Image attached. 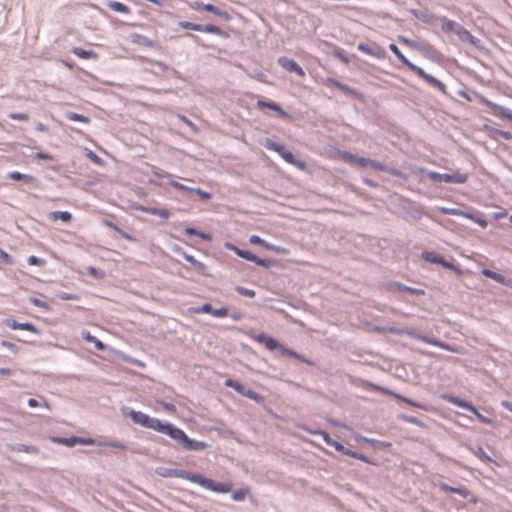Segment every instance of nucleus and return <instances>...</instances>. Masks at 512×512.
Listing matches in <instances>:
<instances>
[{
	"label": "nucleus",
	"mask_w": 512,
	"mask_h": 512,
	"mask_svg": "<svg viewBox=\"0 0 512 512\" xmlns=\"http://www.w3.org/2000/svg\"><path fill=\"white\" fill-rule=\"evenodd\" d=\"M123 414L129 416L133 423L140 425L141 427L164 434L166 436L172 426V423L169 421L160 420L156 417H151L142 411H136L130 407H124Z\"/></svg>",
	"instance_id": "1"
},
{
	"label": "nucleus",
	"mask_w": 512,
	"mask_h": 512,
	"mask_svg": "<svg viewBox=\"0 0 512 512\" xmlns=\"http://www.w3.org/2000/svg\"><path fill=\"white\" fill-rule=\"evenodd\" d=\"M167 436L174 441L176 446L185 451H203L209 447L204 441L190 438L183 429L173 423Z\"/></svg>",
	"instance_id": "2"
},
{
	"label": "nucleus",
	"mask_w": 512,
	"mask_h": 512,
	"mask_svg": "<svg viewBox=\"0 0 512 512\" xmlns=\"http://www.w3.org/2000/svg\"><path fill=\"white\" fill-rule=\"evenodd\" d=\"M254 340L258 343L264 344L265 347L270 351L279 350L283 356L297 359L303 363L311 364V362L304 355L299 354L293 349L285 347L277 339L269 336L266 333H259L255 335Z\"/></svg>",
	"instance_id": "3"
},
{
	"label": "nucleus",
	"mask_w": 512,
	"mask_h": 512,
	"mask_svg": "<svg viewBox=\"0 0 512 512\" xmlns=\"http://www.w3.org/2000/svg\"><path fill=\"white\" fill-rule=\"evenodd\" d=\"M413 14L417 19L430 25L432 28H441L443 32L448 33V19L446 17H437L432 13L418 10H413Z\"/></svg>",
	"instance_id": "4"
},
{
	"label": "nucleus",
	"mask_w": 512,
	"mask_h": 512,
	"mask_svg": "<svg viewBox=\"0 0 512 512\" xmlns=\"http://www.w3.org/2000/svg\"><path fill=\"white\" fill-rule=\"evenodd\" d=\"M196 484L202 488L215 493H228L231 491L232 484L227 482H218L199 474Z\"/></svg>",
	"instance_id": "5"
},
{
	"label": "nucleus",
	"mask_w": 512,
	"mask_h": 512,
	"mask_svg": "<svg viewBox=\"0 0 512 512\" xmlns=\"http://www.w3.org/2000/svg\"><path fill=\"white\" fill-rule=\"evenodd\" d=\"M451 34L456 35L460 41L474 46H477V42H479L467 29L454 21H450V35Z\"/></svg>",
	"instance_id": "6"
},
{
	"label": "nucleus",
	"mask_w": 512,
	"mask_h": 512,
	"mask_svg": "<svg viewBox=\"0 0 512 512\" xmlns=\"http://www.w3.org/2000/svg\"><path fill=\"white\" fill-rule=\"evenodd\" d=\"M481 102L490 109V113L501 119H509L512 121V110L504 106L498 105L491 100L482 97Z\"/></svg>",
	"instance_id": "7"
},
{
	"label": "nucleus",
	"mask_w": 512,
	"mask_h": 512,
	"mask_svg": "<svg viewBox=\"0 0 512 512\" xmlns=\"http://www.w3.org/2000/svg\"><path fill=\"white\" fill-rule=\"evenodd\" d=\"M450 494H457L461 498L458 508L465 507L467 504H475L477 502L476 497L465 486H450Z\"/></svg>",
	"instance_id": "8"
},
{
	"label": "nucleus",
	"mask_w": 512,
	"mask_h": 512,
	"mask_svg": "<svg viewBox=\"0 0 512 512\" xmlns=\"http://www.w3.org/2000/svg\"><path fill=\"white\" fill-rule=\"evenodd\" d=\"M161 475L164 477H173V478L188 480L191 483L196 484L199 473H192V472H190L188 470H184V469L166 468L165 472L161 473Z\"/></svg>",
	"instance_id": "9"
},
{
	"label": "nucleus",
	"mask_w": 512,
	"mask_h": 512,
	"mask_svg": "<svg viewBox=\"0 0 512 512\" xmlns=\"http://www.w3.org/2000/svg\"><path fill=\"white\" fill-rule=\"evenodd\" d=\"M277 62L286 71L293 72L299 77L305 76L304 69L294 59L288 58L286 56H281L278 58Z\"/></svg>",
	"instance_id": "10"
},
{
	"label": "nucleus",
	"mask_w": 512,
	"mask_h": 512,
	"mask_svg": "<svg viewBox=\"0 0 512 512\" xmlns=\"http://www.w3.org/2000/svg\"><path fill=\"white\" fill-rule=\"evenodd\" d=\"M326 83L333 85L334 87L340 89L342 92H344L346 94L352 95L357 100L364 99L363 93H361L360 91H358L357 89H355L353 87L348 86L347 84H344V83L338 81L335 78H332V77L326 78Z\"/></svg>",
	"instance_id": "11"
},
{
	"label": "nucleus",
	"mask_w": 512,
	"mask_h": 512,
	"mask_svg": "<svg viewBox=\"0 0 512 512\" xmlns=\"http://www.w3.org/2000/svg\"><path fill=\"white\" fill-rule=\"evenodd\" d=\"M419 50L426 58L437 64H442L445 62V56L430 44H422L419 47Z\"/></svg>",
	"instance_id": "12"
},
{
	"label": "nucleus",
	"mask_w": 512,
	"mask_h": 512,
	"mask_svg": "<svg viewBox=\"0 0 512 512\" xmlns=\"http://www.w3.org/2000/svg\"><path fill=\"white\" fill-rule=\"evenodd\" d=\"M420 258L430 264L441 265L448 269V260L444 258L440 253L435 251L424 250L420 254Z\"/></svg>",
	"instance_id": "13"
},
{
	"label": "nucleus",
	"mask_w": 512,
	"mask_h": 512,
	"mask_svg": "<svg viewBox=\"0 0 512 512\" xmlns=\"http://www.w3.org/2000/svg\"><path fill=\"white\" fill-rule=\"evenodd\" d=\"M250 243L259 245V246L265 248L266 250L273 251L277 254L284 255V254L288 253V250L285 247L268 243L267 241H265L258 235H252L250 237Z\"/></svg>",
	"instance_id": "14"
},
{
	"label": "nucleus",
	"mask_w": 512,
	"mask_h": 512,
	"mask_svg": "<svg viewBox=\"0 0 512 512\" xmlns=\"http://www.w3.org/2000/svg\"><path fill=\"white\" fill-rule=\"evenodd\" d=\"M6 325L13 330H25L33 334L40 335V330L31 322H18L15 319H7Z\"/></svg>",
	"instance_id": "15"
},
{
	"label": "nucleus",
	"mask_w": 512,
	"mask_h": 512,
	"mask_svg": "<svg viewBox=\"0 0 512 512\" xmlns=\"http://www.w3.org/2000/svg\"><path fill=\"white\" fill-rule=\"evenodd\" d=\"M357 49L366 55H370L374 58L381 59L384 57V50L376 44L359 43Z\"/></svg>",
	"instance_id": "16"
},
{
	"label": "nucleus",
	"mask_w": 512,
	"mask_h": 512,
	"mask_svg": "<svg viewBox=\"0 0 512 512\" xmlns=\"http://www.w3.org/2000/svg\"><path fill=\"white\" fill-rule=\"evenodd\" d=\"M366 386L369 387L373 391H381L383 393L393 395L395 398L400 399L401 401H403L411 406L422 407L420 404L414 402L413 400H411L407 397L401 396L399 394H396V393L390 391L388 388L382 387L378 384H374L372 382H366Z\"/></svg>",
	"instance_id": "17"
},
{
	"label": "nucleus",
	"mask_w": 512,
	"mask_h": 512,
	"mask_svg": "<svg viewBox=\"0 0 512 512\" xmlns=\"http://www.w3.org/2000/svg\"><path fill=\"white\" fill-rule=\"evenodd\" d=\"M8 178L14 181H23L26 184L36 187L38 180L36 177L30 174L21 173L19 171H11L8 173Z\"/></svg>",
	"instance_id": "18"
},
{
	"label": "nucleus",
	"mask_w": 512,
	"mask_h": 512,
	"mask_svg": "<svg viewBox=\"0 0 512 512\" xmlns=\"http://www.w3.org/2000/svg\"><path fill=\"white\" fill-rule=\"evenodd\" d=\"M7 450L11 452H23L31 455H38L40 450L35 445H26V444H7L6 446Z\"/></svg>",
	"instance_id": "19"
},
{
	"label": "nucleus",
	"mask_w": 512,
	"mask_h": 512,
	"mask_svg": "<svg viewBox=\"0 0 512 512\" xmlns=\"http://www.w3.org/2000/svg\"><path fill=\"white\" fill-rule=\"evenodd\" d=\"M257 107L260 109L267 108L277 112L281 116H288L287 112L276 102L261 99L257 101Z\"/></svg>",
	"instance_id": "20"
},
{
	"label": "nucleus",
	"mask_w": 512,
	"mask_h": 512,
	"mask_svg": "<svg viewBox=\"0 0 512 512\" xmlns=\"http://www.w3.org/2000/svg\"><path fill=\"white\" fill-rule=\"evenodd\" d=\"M355 439L358 442L368 444L374 448L382 449V448H388L391 446V443H389V442L381 441V440H377V439H373V438H368V437L362 436L360 434H357Z\"/></svg>",
	"instance_id": "21"
},
{
	"label": "nucleus",
	"mask_w": 512,
	"mask_h": 512,
	"mask_svg": "<svg viewBox=\"0 0 512 512\" xmlns=\"http://www.w3.org/2000/svg\"><path fill=\"white\" fill-rule=\"evenodd\" d=\"M140 210L150 215L158 216L162 219H168L170 217V211L166 208H157L153 206H141Z\"/></svg>",
	"instance_id": "22"
},
{
	"label": "nucleus",
	"mask_w": 512,
	"mask_h": 512,
	"mask_svg": "<svg viewBox=\"0 0 512 512\" xmlns=\"http://www.w3.org/2000/svg\"><path fill=\"white\" fill-rule=\"evenodd\" d=\"M202 10L210 12L225 21H229L231 19V15L227 11L221 10L211 3L202 4Z\"/></svg>",
	"instance_id": "23"
},
{
	"label": "nucleus",
	"mask_w": 512,
	"mask_h": 512,
	"mask_svg": "<svg viewBox=\"0 0 512 512\" xmlns=\"http://www.w3.org/2000/svg\"><path fill=\"white\" fill-rule=\"evenodd\" d=\"M450 215L463 216V217L471 219L474 222L480 224L482 227L486 226V221L485 220L480 219L478 216L474 215L470 211H465V210H461V209H458V208H450Z\"/></svg>",
	"instance_id": "24"
},
{
	"label": "nucleus",
	"mask_w": 512,
	"mask_h": 512,
	"mask_svg": "<svg viewBox=\"0 0 512 512\" xmlns=\"http://www.w3.org/2000/svg\"><path fill=\"white\" fill-rule=\"evenodd\" d=\"M264 147L270 151L277 152L280 155V157H282L287 150L283 144L276 142L270 138L265 139Z\"/></svg>",
	"instance_id": "25"
},
{
	"label": "nucleus",
	"mask_w": 512,
	"mask_h": 512,
	"mask_svg": "<svg viewBox=\"0 0 512 512\" xmlns=\"http://www.w3.org/2000/svg\"><path fill=\"white\" fill-rule=\"evenodd\" d=\"M264 147L270 151L277 152L280 155V157H282L287 150L283 144L276 142L270 138L265 139Z\"/></svg>",
	"instance_id": "26"
},
{
	"label": "nucleus",
	"mask_w": 512,
	"mask_h": 512,
	"mask_svg": "<svg viewBox=\"0 0 512 512\" xmlns=\"http://www.w3.org/2000/svg\"><path fill=\"white\" fill-rule=\"evenodd\" d=\"M264 147L270 151L277 152L280 155V157H282L287 150L283 144L276 142L270 138L265 139Z\"/></svg>",
	"instance_id": "27"
},
{
	"label": "nucleus",
	"mask_w": 512,
	"mask_h": 512,
	"mask_svg": "<svg viewBox=\"0 0 512 512\" xmlns=\"http://www.w3.org/2000/svg\"><path fill=\"white\" fill-rule=\"evenodd\" d=\"M71 52L81 59H94L98 58V54L93 50H86L81 47H74Z\"/></svg>",
	"instance_id": "28"
},
{
	"label": "nucleus",
	"mask_w": 512,
	"mask_h": 512,
	"mask_svg": "<svg viewBox=\"0 0 512 512\" xmlns=\"http://www.w3.org/2000/svg\"><path fill=\"white\" fill-rule=\"evenodd\" d=\"M82 337L88 343H92L94 345L95 349H97L99 351L105 350L106 345L101 340H99L96 336L92 335L89 331H84L82 333Z\"/></svg>",
	"instance_id": "29"
},
{
	"label": "nucleus",
	"mask_w": 512,
	"mask_h": 512,
	"mask_svg": "<svg viewBox=\"0 0 512 512\" xmlns=\"http://www.w3.org/2000/svg\"><path fill=\"white\" fill-rule=\"evenodd\" d=\"M450 403L457 405L460 408H463L464 410L470 412V413H476V407L472 405L471 402L462 400L458 397H454L450 395Z\"/></svg>",
	"instance_id": "30"
},
{
	"label": "nucleus",
	"mask_w": 512,
	"mask_h": 512,
	"mask_svg": "<svg viewBox=\"0 0 512 512\" xmlns=\"http://www.w3.org/2000/svg\"><path fill=\"white\" fill-rule=\"evenodd\" d=\"M469 173L460 170L454 171L450 169V184H462L468 179Z\"/></svg>",
	"instance_id": "31"
},
{
	"label": "nucleus",
	"mask_w": 512,
	"mask_h": 512,
	"mask_svg": "<svg viewBox=\"0 0 512 512\" xmlns=\"http://www.w3.org/2000/svg\"><path fill=\"white\" fill-rule=\"evenodd\" d=\"M133 42L137 43L138 45L149 47V48L158 47L157 43L154 40L148 38L147 36L141 35V34H134Z\"/></svg>",
	"instance_id": "32"
},
{
	"label": "nucleus",
	"mask_w": 512,
	"mask_h": 512,
	"mask_svg": "<svg viewBox=\"0 0 512 512\" xmlns=\"http://www.w3.org/2000/svg\"><path fill=\"white\" fill-rule=\"evenodd\" d=\"M241 395L255 401L259 405L265 404V397L248 387H245Z\"/></svg>",
	"instance_id": "33"
},
{
	"label": "nucleus",
	"mask_w": 512,
	"mask_h": 512,
	"mask_svg": "<svg viewBox=\"0 0 512 512\" xmlns=\"http://www.w3.org/2000/svg\"><path fill=\"white\" fill-rule=\"evenodd\" d=\"M183 192H187L190 194H196L199 196L201 200H210L212 198V193L205 191L199 187H190L186 185V189L183 190Z\"/></svg>",
	"instance_id": "34"
},
{
	"label": "nucleus",
	"mask_w": 512,
	"mask_h": 512,
	"mask_svg": "<svg viewBox=\"0 0 512 512\" xmlns=\"http://www.w3.org/2000/svg\"><path fill=\"white\" fill-rule=\"evenodd\" d=\"M107 7L117 13H122V14L130 13V8L126 4H124L120 1H115V0L108 1Z\"/></svg>",
	"instance_id": "35"
},
{
	"label": "nucleus",
	"mask_w": 512,
	"mask_h": 512,
	"mask_svg": "<svg viewBox=\"0 0 512 512\" xmlns=\"http://www.w3.org/2000/svg\"><path fill=\"white\" fill-rule=\"evenodd\" d=\"M281 158L288 164L294 165L300 169H303L305 167V163L303 161L297 159L296 156L288 149L286 150V152L283 154V156Z\"/></svg>",
	"instance_id": "36"
},
{
	"label": "nucleus",
	"mask_w": 512,
	"mask_h": 512,
	"mask_svg": "<svg viewBox=\"0 0 512 512\" xmlns=\"http://www.w3.org/2000/svg\"><path fill=\"white\" fill-rule=\"evenodd\" d=\"M250 495V488L248 486L241 487L237 490H234L231 494V499L233 501L241 502L244 501L247 496Z\"/></svg>",
	"instance_id": "37"
},
{
	"label": "nucleus",
	"mask_w": 512,
	"mask_h": 512,
	"mask_svg": "<svg viewBox=\"0 0 512 512\" xmlns=\"http://www.w3.org/2000/svg\"><path fill=\"white\" fill-rule=\"evenodd\" d=\"M49 219L52 221L61 220L68 223L72 219V214L69 211H53L50 213Z\"/></svg>",
	"instance_id": "38"
},
{
	"label": "nucleus",
	"mask_w": 512,
	"mask_h": 512,
	"mask_svg": "<svg viewBox=\"0 0 512 512\" xmlns=\"http://www.w3.org/2000/svg\"><path fill=\"white\" fill-rule=\"evenodd\" d=\"M199 32L211 33V34L219 35L222 37L227 36V34L219 26H216L214 24H206V25L200 24Z\"/></svg>",
	"instance_id": "39"
},
{
	"label": "nucleus",
	"mask_w": 512,
	"mask_h": 512,
	"mask_svg": "<svg viewBox=\"0 0 512 512\" xmlns=\"http://www.w3.org/2000/svg\"><path fill=\"white\" fill-rule=\"evenodd\" d=\"M52 441L57 444L64 445L66 447H74L77 445L76 436H70V437H53Z\"/></svg>",
	"instance_id": "40"
},
{
	"label": "nucleus",
	"mask_w": 512,
	"mask_h": 512,
	"mask_svg": "<svg viewBox=\"0 0 512 512\" xmlns=\"http://www.w3.org/2000/svg\"><path fill=\"white\" fill-rule=\"evenodd\" d=\"M65 118L71 121L82 122L85 124H89L91 122V119L88 116L72 111L67 112L65 114Z\"/></svg>",
	"instance_id": "41"
},
{
	"label": "nucleus",
	"mask_w": 512,
	"mask_h": 512,
	"mask_svg": "<svg viewBox=\"0 0 512 512\" xmlns=\"http://www.w3.org/2000/svg\"><path fill=\"white\" fill-rule=\"evenodd\" d=\"M389 49L404 66L408 65L410 60L407 57H405V55L401 52V50L396 44H389Z\"/></svg>",
	"instance_id": "42"
},
{
	"label": "nucleus",
	"mask_w": 512,
	"mask_h": 512,
	"mask_svg": "<svg viewBox=\"0 0 512 512\" xmlns=\"http://www.w3.org/2000/svg\"><path fill=\"white\" fill-rule=\"evenodd\" d=\"M394 286L397 287V289L399 291H404V292H407V293H409L411 295L424 294V291L422 289H418V288H414V287H411V286H407V285H404V284L399 283V282H395Z\"/></svg>",
	"instance_id": "43"
},
{
	"label": "nucleus",
	"mask_w": 512,
	"mask_h": 512,
	"mask_svg": "<svg viewBox=\"0 0 512 512\" xmlns=\"http://www.w3.org/2000/svg\"><path fill=\"white\" fill-rule=\"evenodd\" d=\"M491 279L499 284H502L505 287L512 289V279L511 278H508L500 273L494 272Z\"/></svg>",
	"instance_id": "44"
},
{
	"label": "nucleus",
	"mask_w": 512,
	"mask_h": 512,
	"mask_svg": "<svg viewBox=\"0 0 512 512\" xmlns=\"http://www.w3.org/2000/svg\"><path fill=\"white\" fill-rule=\"evenodd\" d=\"M224 385L226 387H229V388H232L234 389L237 393H239L240 395L242 394V392L244 391L245 389V385L242 384L241 382L237 381V380H234V379H226L225 382H224Z\"/></svg>",
	"instance_id": "45"
},
{
	"label": "nucleus",
	"mask_w": 512,
	"mask_h": 512,
	"mask_svg": "<svg viewBox=\"0 0 512 512\" xmlns=\"http://www.w3.org/2000/svg\"><path fill=\"white\" fill-rule=\"evenodd\" d=\"M424 81H426L428 84L438 88L440 91L445 93L446 86L444 83H442L440 80L435 78L434 76L427 73V75L424 78Z\"/></svg>",
	"instance_id": "46"
},
{
	"label": "nucleus",
	"mask_w": 512,
	"mask_h": 512,
	"mask_svg": "<svg viewBox=\"0 0 512 512\" xmlns=\"http://www.w3.org/2000/svg\"><path fill=\"white\" fill-rule=\"evenodd\" d=\"M419 339L424 342V343H427V344H431V345H434V346H438V347H441L445 350H448V343L446 342H442V341H439L435 338H432V337H427V336H420Z\"/></svg>",
	"instance_id": "47"
},
{
	"label": "nucleus",
	"mask_w": 512,
	"mask_h": 512,
	"mask_svg": "<svg viewBox=\"0 0 512 512\" xmlns=\"http://www.w3.org/2000/svg\"><path fill=\"white\" fill-rule=\"evenodd\" d=\"M312 435H320L323 439V441L328 445L330 446L331 443L333 442L334 439L331 438L330 434L325 431V430H321V429H317V430H308Z\"/></svg>",
	"instance_id": "48"
},
{
	"label": "nucleus",
	"mask_w": 512,
	"mask_h": 512,
	"mask_svg": "<svg viewBox=\"0 0 512 512\" xmlns=\"http://www.w3.org/2000/svg\"><path fill=\"white\" fill-rule=\"evenodd\" d=\"M473 454L479 458L480 460L484 462H492L493 460L491 457L484 451V449L481 446H476L475 449H473Z\"/></svg>",
	"instance_id": "49"
},
{
	"label": "nucleus",
	"mask_w": 512,
	"mask_h": 512,
	"mask_svg": "<svg viewBox=\"0 0 512 512\" xmlns=\"http://www.w3.org/2000/svg\"><path fill=\"white\" fill-rule=\"evenodd\" d=\"M191 311L196 314L205 313V314H211L212 311V305L208 302L203 303L201 306L192 307Z\"/></svg>",
	"instance_id": "50"
},
{
	"label": "nucleus",
	"mask_w": 512,
	"mask_h": 512,
	"mask_svg": "<svg viewBox=\"0 0 512 512\" xmlns=\"http://www.w3.org/2000/svg\"><path fill=\"white\" fill-rule=\"evenodd\" d=\"M29 302L34 306L43 309L44 311H49L51 309L50 305L47 302L36 297H30Z\"/></svg>",
	"instance_id": "51"
},
{
	"label": "nucleus",
	"mask_w": 512,
	"mask_h": 512,
	"mask_svg": "<svg viewBox=\"0 0 512 512\" xmlns=\"http://www.w3.org/2000/svg\"><path fill=\"white\" fill-rule=\"evenodd\" d=\"M349 456L352 457V458L358 459V460H360L362 462H365L367 464L376 465L375 461L371 460L370 458H368L367 456H365L362 453H358L356 451L351 450L350 453H349Z\"/></svg>",
	"instance_id": "52"
},
{
	"label": "nucleus",
	"mask_w": 512,
	"mask_h": 512,
	"mask_svg": "<svg viewBox=\"0 0 512 512\" xmlns=\"http://www.w3.org/2000/svg\"><path fill=\"white\" fill-rule=\"evenodd\" d=\"M235 291L244 297H250L253 298L256 295V292L253 289H249L243 286H236Z\"/></svg>",
	"instance_id": "53"
},
{
	"label": "nucleus",
	"mask_w": 512,
	"mask_h": 512,
	"mask_svg": "<svg viewBox=\"0 0 512 512\" xmlns=\"http://www.w3.org/2000/svg\"><path fill=\"white\" fill-rule=\"evenodd\" d=\"M57 297L61 300H64V301H68V300H73V301H78L80 300V295L79 294H75V293H68V292H64V291H61L57 294Z\"/></svg>",
	"instance_id": "54"
},
{
	"label": "nucleus",
	"mask_w": 512,
	"mask_h": 512,
	"mask_svg": "<svg viewBox=\"0 0 512 512\" xmlns=\"http://www.w3.org/2000/svg\"><path fill=\"white\" fill-rule=\"evenodd\" d=\"M86 271L90 276L94 277L95 279H102L105 276L104 271L97 269L94 266H88L86 268Z\"/></svg>",
	"instance_id": "55"
},
{
	"label": "nucleus",
	"mask_w": 512,
	"mask_h": 512,
	"mask_svg": "<svg viewBox=\"0 0 512 512\" xmlns=\"http://www.w3.org/2000/svg\"><path fill=\"white\" fill-rule=\"evenodd\" d=\"M406 67L417 74L418 77L422 78L424 80L425 76L427 75V73L419 66L415 65L414 63H412L411 61L408 63V65H406Z\"/></svg>",
	"instance_id": "56"
},
{
	"label": "nucleus",
	"mask_w": 512,
	"mask_h": 512,
	"mask_svg": "<svg viewBox=\"0 0 512 512\" xmlns=\"http://www.w3.org/2000/svg\"><path fill=\"white\" fill-rule=\"evenodd\" d=\"M486 128L488 129L487 126H486ZM489 130L493 135H498L505 140L512 139V133L510 131H504V130H500V129H496V128H489Z\"/></svg>",
	"instance_id": "57"
},
{
	"label": "nucleus",
	"mask_w": 512,
	"mask_h": 512,
	"mask_svg": "<svg viewBox=\"0 0 512 512\" xmlns=\"http://www.w3.org/2000/svg\"><path fill=\"white\" fill-rule=\"evenodd\" d=\"M192 266L202 276H208L209 275L208 268H207V266L203 262L197 260Z\"/></svg>",
	"instance_id": "58"
},
{
	"label": "nucleus",
	"mask_w": 512,
	"mask_h": 512,
	"mask_svg": "<svg viewBox=\"0 0 512 512\" xmlns=\"http://www.w3.org/2000/svg\"><path fill=\"white\" fill-rule=\"evenodd\" d=\"M211 315L216 318H224L229 315V311L226 307H220V308H213L211 311Z\"/></svg>",
	"instance_id": "59"
},
{
	"label": "nucleus",
	"mask_w": 512,
	"mask_h": 512,
	"mask_svg": "<svg viewBox=\"0 0 512 512\" xmlns=\"http://www.w3.org/2000/svg\"><path fill=\"white\" fill-rule=\"evenodd\" d=\"M179 27H181L183 29H187V30L197 31V32L200 31V24L193 23V22H190V21H181V22H179Z\"/></svg>",
	"instance_id": "60"
},
{
	"label": "nucleus",
	"mask_w": 512,
	"mask_h": 512,
	"mask_svg": "<svg viewBox=\"0 0 512 512\" xmlns=\"http://www.w3.org/2000/svg\"><path fill=\"white\" fill-rule=\"evenodd\" d=\"M27 263L31 266H44L46 261L43 258L37 257L35 255H30L27 258Z\"/></svg>",
	"instance_id": "61"
},
{
	"label": "nucleus",
	"mask_w": 512,
	"mask_h": 512,
	"mask_svg": "<svg viewBox=\"0 0 512 512\" xmlns=\"http://www.w3.org/2000/svg\"><path fill=\"white\" fill-rule=\"evenodd\" d=\"M330 446L334 447L336 451H338L344 455H347V456H349V453L351 451V449L346 448L342 443H340L336 440H333V442L331 443Z\"/></svg>",
	"instance_id": "62"
},
{
	"label": "nucleus",
	"mask_w": 512,
	"mask_h": 512,
	"mask_svg": "<svg viewBox=\"0 0 512 512\" xmlns=\"http://www.w3.org/2000/svg\"><path fill=\"white\" fill-rule=\"evenodd\" d=\"M253 263H255L258 266L267 268V269L271 268L274 264V262L272 260L260 258L257 255H256V259H255V261H253Z\"/></svg>",
	"instance_id": "63"
},
{
	"label": "nucleus",
	"mask_w": 512,
	"mask_h": 512,
	"mask_svg": "<svg viewBox=\"0 0 512 512\" xmlns=\"http://www.w3.org/2000/svg\"><path fill=\"white\" fill-rule=\"evenodd\" d=\"M238 257L243 258V259H245L247 261H251V262L255 261V259H256V255L255 254H253L249 250H245V249H242V248L239 251Z\"/></svg>",
	"instance_id": "64"
}]
</instances>
